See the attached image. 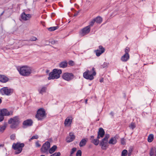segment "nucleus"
<instances>
[{
	"mask_svg": "<svg viewBox=\"0 0 156 156\" xmlns=\"http://www.w3.org/2000/svg\"><path fill=\"white\" fill-rule=\"evenodd\" d=\"M96 72L94 67L92 68V70L89 71L87 70L83 74V77L86 79L92 80L94 79V76H96Z\"/></svg>",
	"mask_w": 156,
	"mask_h": 156,
	"instance_id": "nucleus-1",
	"label": "nucleus"
},
{
	"mask_svg": "<svg viewBox=\"0 0 156 156\" xmlns=\"http://www.w3.org/2000/svg\"><path fill=\"white\" fill-rule=\"evenodd\" d=\"M62 73V70L60 69H54L52 72L49 74V76L48 77V80L57 79L60 76V74Z\"/></svg>",
	"mask_w": 156,
	"mask_h": 156,
	"instance_id": "nucleus-2",
	"label": "nucleus"
},
{
	"mask_svg": "<svg viewBox=\"0 0 156 156\" xmlns=\"http://www.w3.org/2000/svg\"><path fill=\"white\" fill-rule=\"evenodd\" d=\"M20 119L19 116H16L10 118L8 121L9 124H11L10 127L12 129L16 128L20 124Z\"/></svg>",
	"mask_w": 156,
	"mask_h": 156,
	"instance_id": "nucleus-3",
	"label": "nucleus"
},
{
	"mask_svg": "<svg viewBox=\"0 0 156 156\" xmlns=\"http://www.w3.org/2000/svg\"><path fill=\"white\" fill-rule=\"evenodd\" d=\"M25 146L23 143H20L17 142L14 143L12 145V148L15 150V154H18L20 153L22 151L23 148Z\"/></svg>",
	"mask_w": 156,
	"mask_h": 156,
	"instance_id": "nucleus-4",
	"label": "nucleus"
},
{
	"mask_svg": "<svg viewBox=\"0 0 156 156\" xmlns=\"http://www.w3.org/2000/svg\"><path fill=\"white\" fill-rule=\"evenodd\" d=\"M18 70L22 76H27L31 73V70L29 67L23 66L20 67Z\"/></svg>",
	"mask_w": 156,
	"mask_h": 156,
	"instance_id": "nucleus-5",
	"label": "nucleus"
},
{
	"mask_svg": "<svg viewBox=\"0 0 156 156\" xmlns=\"http://www.w3.org/2000/svg\"><path fill=\"white\" fill-rule=\"evenodd\" d=\"M46 115L44 109L42 108H40L37 111L35 117L38 120H41L46 117Z\"/></svg>",
	"mask_w": 156,
	"mask_h": 156,
	"instance_id": "nucleus-6",
	"label": "nucleus"
},
{
	"mask_svg": "<svg viewBox=\"0 0 156 156\" xmlns=\"http://www.w3.org/2000/svg\"><path fill=\"white\" fill-rule=\"evenodd\" d=\"M62 77L64 80L69 81L73 80L74 76L73 73L66 72L63 74Z\"/></svg>",
	"mask_w": 156,
	"mask_h": 156,
	"instance_id": "nucleus-7",
	"label": "nucleus"
},
{
	"mask_svg": "<svg viewBox=\"0 0 156 156\" xmlns=\"http://www.w3.org/2000/svg\"><path fill=\"white\" fill-rule=\"evenodd\" d=\"M50 147V143L47 141L44 143L41 149V152L42 153L46 152L49 149Z\"/></svg>",
	"mask_w": 156,
	"mask_h": 156,
	"instance_id": "nucleus-8",
	"label": "nucleus"
},
{
	"mask_svg": "<svg viewBox=\"0 0 156 156\" xmlns=\"http://www.w3.org/2000/svg\"><path fill=\"white\" fill-rule=\"evenodd\" d=\"M0 92L3 95H9L12 93V90L11 89H8L7 87H4L0 90Z\"/></svg>",
	"mask_w": 156,
	"mask_h": 156,
	"instance_id": "nucleus-9",
	"label": "nucleus"
},
{
	"mask_svg": "<svg viewBox=\"0 0 156 156\" xmlns=\"http://www.w3.org/2000/svg\"><path fill=\"white\" fill-rule=\"evenodd\" d=\"M0 113H2V115L4 116H8L9 115H13V111H10L9 112L6 108H3L0 109Z\"/></svg>",
	"mask_w": 156,
	"mask_h": 156,
	"instance_id": "nucleus-10",
	"label": "nucleus"
},
{
	"mask_svg": "<svg viewBox=\"0 0 156 156\" xmlns=\"http://www.w3.org/2000/svg\"><path fill=\"white\" fill-rule=\"evenodd\" d=\"M33 123L32 120L30 119L26 120L23 122V128H25L27 127L31 126L33 125Z\"/></svg>",
	"mask_w": 156,
	"mask_h": 156,
	"instance_id": "nucleus-11",
	"label": "nucleus"
},
{
	"mask_svg": "<svg viewBox=\"0 0 156 156\" xmlns=\"http://www.w3.org/2000/svg\"><path fill=\"white\" fill-rule=\"evenodd\" d=\"M90 30V27L89 26H87L81 30V32H80V34L82 36H84L88 34Z\"/></svg>",
	"mask_w": 156,
	"mask_h": 156,
	"instance_id": "nucleus-12",
	"label": "nucleus"
},
{
	"mask_svg": "<svg viewBox=\"0 0 156 156\" xmlns=\"http://www.w3.org/2000/svg\"><path fill=\"white\" fill-rule=\"evenodd\" d=\"M105 51V49L101 45L99 46V49L95 51L96 55L97 56H99L102 53Z\"/></svg>",
	"mask_w": 156,
	"mask_h": 156,
	"instance_id": "nucleus-13",
	"label": "nucleus"
},
{
	"mask_svg": "<svg viewBox=\"0 0 156 156\" xmlns=\"http://www.w3.org/2000/svg\"><path fill=\"white\" fill-rule=\"evenodd\" d=\"M108 142L106 141H103L102 140L101 141L99 145L101 146L102 150H106L108 147Z\"/></svg>",
	"mask_w": 156,
	"mask_h": 156,
	"instance_id": "nucleus-14",
	"label": "nucleus"
},
{
	"mask_svg": "<svg viewBox=\"0 0 156 156\" xmlns=\"http://www.w3.org/2000/svg\"><path fill=\"white\" fill-rule=\"evenodd\" d=\"M21 16L22 20L26 21L31 18V15L30 14H26L24 12H23L21 14Z\"/></svg>",
	"mask_w": 156,
	"mask_h": 156,
	"instance_id": "nucleus-15",
	"label": "nucleus"
},
{
	"mask_svg": "<svg viewBox=\"0 0 156 156\" xmlns=\"http://www.w3.org/2000/svg\"><path fill=\"white\" fill-rule=\"evenodd\" d=\"M69 136L68 137L66 138V141L67 142H70L73 141L75 139V136L73 134L70 133Z\"/></svg>",
	"mask_w": 156,
	"mask_h": 156,
	"instance_id": "nucleus-16",
	"label": "nucleus"
},
{
	"mask_svg": "<svg viewBox=\"0 0 156 156\" xmlns=\"http://www.w3.org/2000/svg\"><path fill=\"white\" fill-rule=\"evenodd\" d=\"M9 80V78L3 75H0V81L2 83H6Z\"/></svg>",
	"mask_w": 156,
	"mask_h": 156,
	"instance_id": "nucleus-17",
	"label": "nucleus"
},
{
	"mask_svg": "<svg viewBox=\"0 0 156 156\" xmlns=\"http://www.w3.org/2000/svg\"><path fill=\"white\" fill-rule=\"evenodd\" d=\"M72 118L71 117H70V118H69V117H67L65 120L64 122L65 125L66 126L68 124L70 125L72 122Z\"/></svg>",
	"mask_w": 156,
	"mask_h": 156,
	"instance_id": "nucleus-18",
	"label": "nucleus"
},
{
	"mask_svg": "<svg viewBox=\"0 0 156 156\" xmlns=\"http://www.w3.org/2000/svg\"><path fill=\"white\" fill-rule=\"evenodd\" d=\"M98 134L100 135L101 137H103L105 134V132L103 128L101 127L99 128Z\"/></svg>",
	"mask_w": 156,
	"mask_h": 156,
	"instance_id": "nucleus-19",
	"label": "nucleus"
},
{
	"mask_svg": "<svg viewBox=\"0 0 156 156\" xmlns=\"http://www.w3.org/2000/svg\"><path fill=\"white\" fill-rule=\"evenodd\" d=\"M129 58V55L124 54L121 58V60L124 62L127 61Z\"/></svg>",
	"mask_w": 156,
	"mask_h": 156,
	"instance_id": "nucleus-20",
	"label": "nucleus"
},
{
	"mask_svg": "<svg viewBox=\"0 0 156 156\" xmlns=\"http://www.w3.org/2000/svg\"><path fill=\"white\" fill-rule=\"evenodd\" d=\"M67 62L66 61H63L59 64V66L60 68H64L67 67Z\"/></svg>",
	"mask_w": 156,
	"mask_h": 156,
	"instance_id": "nucleus-21",
	"label": "nucleus"
},
{
	"mask_svg": "<svg viewBox=\"0 0 156 156\" xmlns=\"http://www.w3.org/2000/svg\"><path fill=\"white\" fill-rule=\"evenodd\" d=\"M117 143V140L115 137L111 138L108 141V143L110 144H115Z\"/></svg>",
	"mask_w": 156,
	"mask_h": 156,
	"instance_id": "nucleus-22",
	"label": "nucleus"
},
{
	"mask_svg": "<svg viewBox=\"0 0 156 156\" xmlns=\"http://www.w3.org/2000/svg\"><path fill=\"white\" fill-rule=\"evenodd\" d=\"M47 88L46 86H43L41 89L38 90V91L39 93L43 94V93L46 92Z\"/></svg>",
	"mask_w": 156,
	"mask_h": 156,
	"instance_id": "nucleus-23",
	"label": "nucleus"
},
{
	"mask_svg": "<svg viewBox=\"0 0 156 156\" xmlns=\"http://www.w3.org/2000/svg\"><path fill=\"white\" fill-rule=\"evenodd\" d=\"M87 142V140L85 139H82L80 141L79 144V146L80 147H83L84 146Z\"/></svg>",
	"mask_w": 156,
	"mask_h": 156,
	"instance_id": "nucleus-24",
	"label": "nucleus"
},
{
	"mask_svg": "<svg viewBox=\"0 0 156 156\" xmlns=\"http://www.w3.org/2000/svg\"><path fill=\"white\" fill-rule=\"evenodd\" d=\"M57 147L56 145L53 146L51 148H50L49 151V153L52 154L56 150Z\"/></svg>",
	"mask_w": 156,
	"mask_h": 156,
	"instance_id": "nucleus-25",
	"label": "nucleus"
},
{
	"mask_svg": "<svg viewBox=\"0 0 156 156\" xmlns=\"http://www.w3.org/2000/svg\"><path fill=\"white\" fill-rule=\"evenodd\" d=\"M95 20V22L98 23H101L102 21V18L100 16H98L94 19Z\"/></svg>",
	"mask_w": 156,
	"mask_h": 156,
	"instance_id": "nucleus-26",
	"label": "nucleus"
},
{
	"mask_svg": "<svg viewBox=\"0 0 156 156\" xmlns=\"http://www.w3.org/2000/svg\"><path fill=\"white\" fill-rule=\"evenodd\" d=\"M91 143L96 146H97L99 144V140L98 139H94L91 141Z\"/></svg>",
	"mask_w": 156,
	"mask_h": 156,
	"instance_id": "nucleus-27",
	"label": "nucleus"
},
{
	"mask_svg": "<svg viewBox=\"0 0 156 156\" xmlns=\"http://www.w3.org/2000/svg\"><path fill=\"white\" fill-rule=\"evenodd\" d=\"M154 140V135L151 134H150L148 137L147 141L149 142H152Z\"/></svg>",
	"mask_w": 156,
	"mask_h": 156,
	"instance_id": "nucleus-28",
	"label": "nucleus"
},
{
	"mask_svg": "<svg viewBox=\"0 0 156 156\" xmlns=\"http://www.w3.org/2000/svg\"><path fill=\"white\" fill-rule=\"evenodd\" d=\"M58 26H55L48 28V31H52L58 29Z\"/></svg>",
	"mask_w": 156,
	"mask_h": 156,
	"instance_id": "nucleus-29",
	"label": "nucleus"
},
{
	"mask_svg": "<svg viewBox=\"0 0 156 156\" xmlns=\"http://www.w3.org/2000/svg\"><path fill=\"white\" fill-rule=\"evenodd\" d=\"M136 127V125L134 122H132L131 123V124L129 125V127L131 129H133Z\"/></svg>",
	"mask_w": 156,
	"mask_h": 156,
	"instance_id": "nucleus-30",
	"label": "nucleus"
},
{
	"mask_svg": "<svg viewBox=\"0 0 156 156\" xmlns=\"http://www.w3.org/2000/svg\"><path fill=\"white\" fill-rule=\"evenodd\" d=\"M128 153V151L126 150H124L122 152L121 156H126Z\"/></svg>",
	"mask_w": 156,
	"mask_h": 156,
	"instance_id": "nucleus-31",
	"label": "nucleus"
},
{
	"mask_svg": "<svg viewBox=\"0 0 156 156\" xmlns=\"http://www.w3.org/2000/svg\"><path fill=\"white\" fill-rule=\"evenodd\" d=\"M154 150L153 147L151 148L149 153L150 156H153L154 155Z\"/></svg>",
	"mask_w": 156,
	"mask_h": 156,
	"instance_id": "nucleus-32",
	"label": "nucleus"
},
{
	"mask_svg": "<svg viewBox=\"0 0 156 156\" xmlns=\"http://www.w3.org/2000/svg\"><path fill=\"white\" fill-rule=\"evenodd\" d=\"M109 137V134H106L104 138L102 139L103 141H106L108 142V139Z\"/></svg>",
	"mask_w": 156,
	"mask_h": 156,
	"instance_id": "nucleus-33",
	"label": "nucleus"
},
{
	"mask_svg": "<svg viewBox=\"0 0 156 156\" xmlns=\"http://www.w3.org/2000/svg\"><path fill=\"white\" fill-rule=\"evenodd\" d=\"M37 40V38L36 37H32L29 40H24V41H35Z\"/></svg>",
	"mask_w": 156,
	"mask_h": 156,
	"instance_id": "nucleus-34",
	"label": "nucleus"
},
{
	"mask_svg": "<svg viewBox=\"0 0 156 156\" xmlns=\"http://www.w3.org/2000/svg\"><path fill=\"white\" fill-rule=\"evenodd\" d=\"M95 22V20L94 19L92 20L89 23V25L88 26H89L90 27H92L94 23Z\"/></svg>",
	"mask_w": 156,
	"mask_h": 156,
	"instance_id": "nucleus-35",
	"label": "nucleus"
},
{
	"mask_svg": "<svg viewBox=\"0 0 156 156\" xmlns=\"http://www.w3.org/2000/svg\"><path fill=\"white\" fill-rule=\"evenodd\" d=\"M6 127L5 126H3L1 127H0V132L2 133L5 129Z\"/></svg>",
	"mask_w": 156,
	"mask_h": 156,
	"instance_id": "nucleus-36",
	"label": "nucleus"
},
{
	"mask_svg": "<svg viewBox=\"0 0 156 156\" xmlns=\"http://www.w3.org/2000/svg\"><path fill=\"white\" fill-rule=\"evenodd\" d=\"M129 48L128 47H126L125 49V54L129 55Z\"/></svg>",
	"mask_w": 156,
	"mask_h": 156,
	"instance_id": "nucleus-37",
	"label": "nucleus"
},
{
	"mask_svg": "<svg viewBox=\"0 0 156 156\" xmlns=\"http://www.w3.org/2000/svg\"><path fill=\"white\" fill-rule=\"evenodd\" d=\"M61 154L59 152H55L51 155L50 156H60Z\"/></svg>",
	"mask_w": 156,
	"mask_h": 156,
	"instance_id": "nucleus-38",
	"label": "nucleus"
},
{
	"mask_svg": "<svg viewBox=\"0 0 156 156\" xmlns=\"http://www.w3.org/2000/svg\"><path fill=\"white\" fill-rule=\"evenodd\" d=\"M82 152L80 150H78L77 151L76 154V156H81Z\"/></svg>",
	"mask_w": 156,
	"mask_h": 156,
	"instance_id": "nucleus-39",
	"label": "nucleus"
},
{
	"mask_svg": "<svg viewBox=\"0 0 156 156\" xmlns=\"http://www.w3.org/2000/svg\"><path fill=\"white\" fill-rule=\"evenodd\" d=\"M108 64L107 63L104 62L103 64L101 65V68H107L108 67Z\"/></svg>",
	"mask_w": 156,
	"mask_h": 156,
	"instance_id": "nucleus-40",
	"label": "nucleus"
},
{
	"mask_svg": "<svg viewBox=\"0 0 156 156\" xmlns=\"http://www.w3.org/2000/svg\"><path fill=\"white\" fill-rule=\"evenodd\" d=\"M4 119V115H2V113H0V122L2 121Z\"/></svg>",
	"mask_w": 156,
	"mask_h": 156,
	"instance_id": "nucleus-41",
	"label": "nucleus"
},
{
	"mask_svg": "<svg viewBox=\"0 0 156 156\" xmlns=\"http://www.w3.org/2000/svg\"><path fill=\"white\" fill-rule=\"evenodd\" d=\"M76 147H73L72 148L71 150L70 153H71V154H73L74 152L76 151Z\"/></svg>",
	"mask_w": 156,
	"mask_h": 156,
	"instance_id": "nucleus-42",
	"label": "nucleus"
},
{
	"mask_svg": "<svg viewBox=\"0 0 156 156\" xmlns=\"http://www.w3.org/2000/svg\"><path fill=\"white\" fill-rule=\"evenodd\" d=\"M69 64L71 66H73L74 65V63L73 61L72 60L69 61L68 62Z\"/></svg>",
	"mask_w": 156,
	"mask_h": 156,
	"instance_id": "nucleus-43",
	"label": "nucleus"
},
{
	"mask_svg": "<svg viewBox=\"0 0 156 156\" xmlns=\"http://www.w3.org/2000/svg\"><path fill=\"white\" fill-rule=\"evenodd\" d=\"M121 143L122 145H124L125 144V142L124 138H123L121 139Z\"/></svg>",
	"mask_w": 156,
	"mask_h": 156,
	"instance_id": "nucleus-44",
	"label": "nucleus"
},
{
	"mask_svg": "<svg viewBox=\"0 0 156 156\" xmlns=\"http://www.w3.org/2000/svg\"><path fill=\"white\" fill-rule=\"evenodd\" d=\"M38 138V136L37 135H35L31 137V139H33V140L34 139H37Z\"/></svg>",
	"mask_w": 156,
	"mask_h": 156,
	"instance_id": "nucleus-45",
	"label": "nucleus"
},
{
	"mask_svg": "<svg viewBox=\"0 0 156 156\" xmlns=\"http://www.w3.org/2000/svg\"><path fill=\"white\" fill-rule=\"evenodd\" d=\"M15 138V136L14 134H12L10 136V138L12 140H14Z\"/></svg>",
	"mask_w": 156,
	"mask_h": 156,
	"instance_id": "nucleus-46",
	"label": "nucleus"
},
{
	"mask_svg": "<svg viewBox=\"0 0 156 156\" xmlns=\"http://www.w3.org/2000/svg\"><path fill=\"white\" fill-rule=\"evenodd\" d=\"M132 149H129L128 151V156H130L132 154Z\"/></svg>",
	"mask_w": 156,
	"mask_h": 156,
	"instance_id": "nucleus-47",
	"label": "nucleus"
},
{
	"mask_svg": "<svg viewBox=\"0 0 156 156\" xmlns=\"http://www.w3.org/2000/svg\"><path fill=\"white\" fill-rule=\"evenodd\" d=\"M36 146L37 147H40L41 145L39 144V141H37L36 142Z\"/></svg>",
	"mask_w": 156,
	"mask_h": 156,
	"instance_id": "nucleus-48",
	"label": "nucleus"
},
{
	"mask_svg": "<svg viewBox=\"0 0 156 156\" xmlns=\"http://www.w3.org/2000/svg\"><path fill=\"white\" fill-rule=\"evenodd\" d=\"M57 42V41H56L54 40H52L50 41V43L52 44H55Z\"/></svg>",
	"mask_w": 156,
	"mask_h": 156,
	"instance_id": "nucleus-49",
	"label": "nucleus"
},
{
	"mask_svg": "<svg viewBox=\"0 0 156 156\" xmlns=\"http://www.w3.org/2000/svg\"><path fill=\"white\" fill-rule=\"evenodd\" d=\"M94 136H90V141H91L92 140L94 139Z\"/></svg>",
	"mask_w": 156,
	"mask_h": 156,
	"instance_id": "nucleus-50",
	"label": "nucleus"
},
{
	"mask_svg": "<svg viewBox=\"0 0 156 156\" xmlns=\"http://www.w3.org/2000/svg\"><path fill=\"white\" fill-rule=\"evenodd\" d=\"M110 115H112V117H113L114 116V113L112 111V112H111L110 113Z\"/></svg>",
	"mask_w": 156,
	"mask_h": 156,
	"instance_id": "nucleus-51",
	"label": "nucleus"
},
{
	"mask_svg": "<svg viewBox=\"0 0 156 156\" xmlns=\"http://www.w3.org/2000/svg\"><path fill=\"white\" fill-rule=\"evenodd\" d=\"M100 137H101V136H100V135H99L98 134V136L97 137V138L96 139H98V140H99V139L100 138Z\"/></svg>",
	"mask_w": 156,
	"mask_h": 156,
	"instance_id": "nucleus-52",
	"label": "nucleus"
},
{
	"mask_svg": "<svg viewBox=\"0 0 156 156\" xmlns=\"http://www.w3.org/2000/svg\"><path fill=\"white\" fill-rule=\"evenodd\" d=\"M103 78L100 80V82L101 83H102V82H103Z\"/></svg>",
	"mask_w": 156,
	"mask_h": 156,
	"instance_id": "nucleus-53",
	"label": "nucleus"
},
{
	"mask_svg": "<svg viewBox=\"0 0 156 156\" xmlns=\"http://www.w3.org/2000/svg\"><path fill=\"white\" fill-rule=\"evenodd\" d=\"M4 12L5 11H3L2 13L0 15V16H2V15H3V14H4Z\"/></svg>",
	"mask_w": 156,
	"mask_h": 156,
	"instance_id": "nucleus-54",
	"label": "nucleus"
},
{
	"mask_svg": "<svg viewBox=\"0 0 156 156\" xmlns=\"http://www.w3.org/2000/svg\"><path fill=\"white\" fill-rule=\"evenodd\" d=\"M4 146V144H0V147H3Z\"/></svg>",
	"mask_w": 156,
	"mask_h": 156,
	"instance_id": "nucleus-55",
	"label": "nucleus"
},
{
	"mask_svg": "<svg viewBox=\"0 0 156 156\" xmlns=\"http://www.w3.org/2000/svg\"><path fill=\"white\" fill-rule=\"evenodd\" d=\"M78 13H75L74 14V16H77V15H78Z\"/></svg>",
	"mask_w": 156,
	"mask_h": 156,
	"instance_id": "nucleus-56",
	"label": "nucleus"
},
{
	"mask_svg": "<svg viewBox=\"0 0 156 156\" xmlns=\"http://www.w3.org/2000/svg\"><path fill=\"white\" fill-rule=\"evenodd\" d=\"M49 70H47L46 71V73H49Z\"/></svg>",
	"mask_w": 156,
	"mask_h": 156,
	"instance_id": "nucleus-57",
	"label": "nucleus"
},
{
	"mask_svg": "<svg viewBox=\"0 0 156 156\" xmlns=\"http://www.w3.org/2000/svg\"><path fill=\"white\" fill-rule=\"evenodd\" d=\"M33 140V139H31V137L29 139V141H31V140Z\"/></svg>",
	"mask_w": 156,
	"mask_h": 156,
	"instance_id": "nucleus-58",
	"label": "nucleus"
},
{
	"mask_svg": "<svg viewBox=\"0 0 156 156\" xmlns=\"http://www.w3.org/2000/svg\"><path fill=\"white\" fill-rule=\"evenodd\" d=\"M87 99L85 100V103L86 104H87Z\"/></svg>",
	"mask_w": 156,
	"mask_h": 156,
	"instance_id": "nucleus-59",
	"label": "nucleus"
},
{
	"mask_svg": "<svg viewBox=\"0 0 156 156\" xmlns=\"http://www.w3.org/2000/svg\"><path fill=\"white\" fill-rule=\"evenodd\" d=\"M73 154H71V153H70V154L69 155V156H72Z\"/></svg>",
	"mask_w": 156,
	"mask_h": 156,
	"instance_id": "nucleus-60",
	"label": "nucleus"
},
{
	"mask_svg": "<svg viewBox=\"0 0 156 156\" xmlns=\"http://www.w3.org/2000/svg\"><path fill=\"white\" fill-rule=\"evenodd\" d=\"M40 156H45L44 155H41Z\"/></svg>",
	"mask_w": 156,
	"mask_h": 156,
	"instance_id": "nucleus-61",
	"label": "nucleus"
},
{
	"mask_svg": "<svg viewBox=\"0 0 156 156\" xmlns=\"http://www.w3.org/2000/svg\"><path fill=\"white\" fill-rule=\"evenodd\" d=\"M47 0H46L45 1V2H47Z\"/></svg>",
	"mask_w": 156,
	"mask_h": 156,
	"instance_id": "nucleus-62",
	"label": "nucleus"
}]
</instances>
